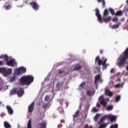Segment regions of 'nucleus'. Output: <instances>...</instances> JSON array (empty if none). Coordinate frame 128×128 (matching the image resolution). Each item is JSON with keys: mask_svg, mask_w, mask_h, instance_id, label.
Segmentation results:
<instances>
[{"mask_svg": "<svg viewBox=\"0 0 128 128\" xmlns=\"http://www.w3.org/2000/svg\"><path fill=\"white\" fill-rule=\"evenodd\" d=\"M108 96H114V93H112V92L111 91H110V92H109L108 95Z\"/></svg>", "mask_w": 128, "mask_h": 128, "instance_id": "obj_40", "label": "nucleus"}, {"mask_svg": "<svg viewBox=\"0 0 128 128\" xmlns=\"http://www.w3.org/2000/svg\"><path fill=\"white\" fill-rule=\"evenodd\" d=\"M98 116H100V115L98 114H96V116L94 118V120L95 122H96L98 120Z\"/></svg>", "mask_w": 128, "mask_h": 128, "instance_id": "obj_34", "label": "nucleus"}, {"mask_svg": "<svg viewBox=\"0 0 128 128\" xmlns=\"http://www.w3.org/2000/svg\"><path fill=\"white\" fill-rule=\"evenodd\" d=\"M114 68H112L110 70V74H114Z\"/></svg>", "mask_w": 128, "mask_h": 128, "instance_id": "obj_45", "label": "nucleus"}, {"mask_svg": "<svg viewBox=\"0 0 128 128\" xmlns=\"http://www.w3.org/2000/svg\"><path fill=\"white\" fill-rule=\"evenodd\" d=\"M96 106L98 108H100V106H101L100 104V103L98 102L96 104Z\"/></svg>", "mask_w": 128, "mask_h": 128, "instance_id": "obj_46", "label": "nucleus"}, {"mask_svg": "<svg viewBox=\"0 0 128 128\" xmlns=\"http://www.w3.org/2000/svg\"><path fill=\"white\" fill-rule=\"evenodd\" d=\"M2 104V102H0V104Z\"/></svg>", "mask_w": 128, "mask_h": 128, "instance_id": "obj_58", "label": "nucleus"}, {"mask_svg": "<svg viewBox=\"0 0 128 128\" xmlns=\"http://www.w3.org/2000/svg\"><path fill=\"white\" fill-rule=\"evenodd\" d=\"M118 17L116 16L114 17L112 19V22H118Z\"/></svg>", "mask_w": 128, "mask_h": 128, "instance_id": "obj_30", "label": "nucleus"}, {"mask_svg": "<svg viewBox=\"0 0 128 128\" xmlns=\"http://www.w3.org/2000/svg\"><path fill=\"white\" fill-rule=\"evenodd\" d=\"M108 14H110V12L108 11V10L105 9L103 14V17L108 16Z\"/></svg>", "mask_w": 128, "mask_h": 128, "instance_id": "obj_18", "label": "nucleus"}, {"mask_svg": "<svg viewBox=\"0 0 128 128\" xmlns=\"http://www.w3.org/2000/svg\"><path fill=\"white\" fill-rule=\"evenodd\" d=\"M110 20H112V17L110 16H108L106 18L103 17V21L104 22H110Z\"/></svg>", "mask_w": 128, "mask_h": 128, "instance_id": "obj_14", "label": "nucleus"}, {"mask_svg": "<svg viewBox=\"0 0 128 128\" xmlns=\"http://www.w3.org/2000/svg\"><path fill=\"white\" fill-rule=\"evenodd\" d=\"M82 68V65L80 64H76L73 69V70H80Z\"/></svg>", "mask_w": 128, "mask_h": 128, "instance_id": "obj_15", "label": "nucleus"}, {"mask_svg": "<svg viewBox=\"0 0 128 128\" xmlns=\"http://www.w3.org/2000/svg\"><path fill=\"white\" fill-rule=\"evenodd\" d=\"M98 2H102V7L105 8L106 7V0H97Z\"/></svg>", "mask_w": 128, "mask_h": 128, "instance_id": "obj_23", "label": "nucleus"}, {"mask_svg": "<svg viewBox=\"0 0 128 128\" xmlns=\"http://www.w3.org/2000/svg\"><path fill=\"white\" fill-rule=\"evenodd\" d=\"M108 120H110L111 122H114V120H116V116L110 114L108 115Z\"/></svg>", "mask_w": 128, "mask_h": 128, "instance_id": "obj_11", "label": "nucleus"}, {"mask_svg": "<svg viewBox=\"0 0 128 128\" xmlns=\"http://www.w3.org/2000/svg\"><path fill=\"white\" fill-rule=\"evenodd\" d=\"M126 70H128V66H126Z\"/></svg>", "mask_w": 128, "mask_h": 128, "instance_id": "obj_51", "label": "nucleus"}, {"mask_svg": "<svg viewBox=\"0 0 128 128\" xmlns=\"http://www.w3.org/2000/svg\"><path fill=\"white\" fill-rule=\"evenodd\" d=\"M30 6L32 5V2H31L30 3Z\"/></svg>", "mask_w": 128, "mask_h": 128, "instance_id": "obj_52", "label": "nucleus"}, {"mask_svg": "<svg viewBox=\"0 0 128 128\" xmlns=\"http://www.w3.org/2000/svg\"><path fill=\"white\" fill-rule=\"evenodd\" d=\"M32 8L34 10H38L40 8V6L36 2H32Z\"/></svg>", "mask_w": 128, "mask_h": 128, "instance_id": "obj_10", "label": "nucleus"}, {"mask_svg": "<svg viewBox=\"0 0 128 128\" xmlns=\"http://www.w3.org/2000/svg\"><path fill=\"white\" fill-rule=\"evenodd\" d=\"M4 70V68H0V72H2V70Z\"/></svg>", "mask_w": 128, "mask_h": 128, "instance_id": "obj_50", "label": "nucleus"}, {"mask_svg": "<svg viewBox=\"0 0 128 128\" xmlns=\"http://www.w3.org/2000/svg\"><path fill=\"white\" fill-rule=\"evenodd\" d=\"M0 58H4L6 66H12V68H14V66H16L17 64L16 60H14V59H10L8 60L9 58L7 55H1L0 56Z\"/></svg>", "mask_w": 128, "mask_h": 128, "instance_id": "obj_1", "label": "nucleus"}, {"mask_svg": "<svg viewBox=\"0 0 128 128\" xmlns=\"http://www.w3.org/2000/svg\"><path fill=\"white\" fill-rule=\"evenodd\" d=\"M120 100V96L118 95L116 98V102H118V101Z\"/></svg>", "mask_w": 128, "mask_h": 128, "instance_id": "obj_31", "label": "nucleus"}, {"mask_svg": "<svg viewBox=\"0 0 128 128\" xmlns=\"http://www.w3.org/2000/svg\"><path fill=\"white\" fill-rule=\"evenodd\" d=\"M80 88H85L86 82H82V84L80 85Z\"/></svg>", "mask_w": 128, "mask_h": 128, "instance_id": "obj_35", "label": "nucleus"}, {"mask_svg": "<svg viewBox=\"0 0 128 128\" xmlns=\"http://www.w3.org/2000/svg\"><path fill=\"white\" fill-rule=\"evenodd\" d=\"M96 16L98 17L99 22L102 24V15H98Z\"/></svg>", "mask_w": 128, "mask_h": 128, "instance_id": "obj_28", "label": "nucleus"}, {"mask_svg": "<svg viewBox=\"0 0 128 128\" xmlns=\"http://www.w3.org/2000/svg\"><path fill=\"white\" fill-rule=\"evenodd\" d=\"M26 72V68L24 67H21L20 68H17L15 70V74L18 76H20L22 74H24Z\"/></svg>", "mask_w": 128, "mask_h": 128, "instance_id": "obj_4", "label": "nucleus"}, {"mask_svg": "<svg viewBox=\"0 0 128 128\" xmlns=\"http://www.w3.org/2000/svg\"><path fill=\"white\" fill-rule=\"evenodd\" d=\"M32 80L34 81V78H32Z\"/></svg>", "mask_w": 128, "mask_h": 128, "instance_id": "obj_61", "label": "nucleus"}, {"mask_svg": "<svg viewBox=\"0 0 128 128\" xmlns=\"http://www.w3.org/2000/svg\"><path fill=\"white\" fill-rule=\"evenodd\" d=\"M10 96H12L14 94H18V88H15L11 90L10 91Z\"/></svg>", "mask_w": 128, "mask_h": 128, "instance_id": "obj_12", "label": "nucleus"}, {"mask_svg": "<svg viewBox=\"0 0 128 128\" xmlns=\"http://www.w3.org/2000/svg\"><path fill=\"white\" fill-rule=\"evenodd\" d=\"M6 108L8 110V114L12 115V114H14V110H12V108L10 106H6Z\"/></svg>", "mask_w": 128, "mask_h": 128, "instance_id": "obj_9", "label": "nucleus"}, {"mask_svg": "<svg viewBox=\"0 0 128 128\" xmlns=\"http://www.w3.org/2000/svg\"><path fill=\"white\" fill-rule=\"evenodd\" d=\"M118 80L119 82H120V79H118Z\"/></svg>", "mask_w": 128, "mask_h": 128, "instance_id": "obj_59", "label": "nucleus"}, {"mask_svg": "<svg viewBox=\"0 0 128 128\" xmlns=\"http://www.w3.org/2000/svg\"><path fill=\"white\" fill-rule=\"evenodd\" d=\"M100 82H102V80H100Z\"/></svg>", "mask_w": 128, "mask_h": 128, "instance_id": "obj_55", "label": "nucleus"}, {"mask_svg": "<svg viewBox=\"0 0 128 128\" xmlns=\"http://www.w3.org/2000/svg\"><path fill=\"white\" fill-rule=\"evenodd\" d=\"M96 16H98L100 15V10H98V9L96 10Z\"/></svg>", "mask_w": 128, "mask_h": 128, "instance_id": "obj_33", "label": "nucleus"}, {"mask_svg": "<svg viewBox=\"0 0 128 128\" xmlns=\"http://www.w3.org/2000/svg\"><path fill=\"white\" fill-rule=\"evenodd\" d=\"M92 110V112H96L98 111V110L96 107L93 108Z\"/></svg>", "mask_w": 128, "mask_h": 128, "instance_id": "obj_36", "label": "nucleus"}, {"mask_svg": "<svg viewBox=\"0 0 128 128\" xmlns=\"http://www.w3.org/2000/svg\"><path fill=\"white\" fill-rule=\"evenodd\" d=\"M99 102L103 106L104 108H106V101L104 100V96H102L100 97L98 100Z\"/></svg>", "mask_w": 128, "mask_h": 128, "instance_id": "obj_6", "label": "nucleus"}, {"mask_svg": "<svg viewBox=\"0 0 128 128\" xmlns=\"http://www.w3.org/2000/svg\"><path fill=\"white\" fill-rule=\"evenodd\" d=\"M28 112L32 114V103H31L30 105L28 106Z\"/></svg>", "mask_w": 128, "mask_h": 128, "instance_id": "obj_21", "label": "nucleus"}, {"mask_svg": "<svg viewBox=\"0 0 128 128\" xmlns=\"http://www.w3.org/2000/svg\"><path fill=\"white\" fill-rule=\"evenodd\" d=\"M114 109V106H108L106 108V110H112Z\"/></svg>", "mask_w": 128, "mask_h": 128, "instance_id": "obj_26", "label": "nucleus"}, {"mask_svg": "<svg viewBox=\"0 0 128 128\" xmlns=\"http://www.w3.org/2000/svg\"><path fill=\"white\" fill-rule=\"evenodd\" d=\"M107 60V59H105L104 61L100 59V56H98L96 57L95 59V62H98V66H103V68H104V70L106 69V68L110 66V64H106Z\"/></svg>", "mask_w": 128, "mask_h": 128, "instance_id": "obj_3", "label": "nucleus"}, {"mask_svg": "<svg viewBox=\"0 0 128 128\" xmlns=\"http://www.w3.org/2000/svg\"><path fill=\"white\" fill-rule=\"evenodd\" d=\"M121 24L120 22H118L117 24L112 25L111 28L114 30H116V28H120V26Z\"/></svg>", "mask_w": 128, "mask_h": 128, "instance_id": "obj_16", "label": "nucleus"}, {"mask_svg": "<svg viewBox=\"0 0 128 128\" xmlns=\"http://www.w3.org/2000/svg\"><path fill=\"white\" fill-rule=\"evenodd\" d=\"M48 104H44L42 106L43 108H46L48 107Z\"/></svg>", "mask_w": 128, "mask_h": 128, "instance_id": "obj_41", "label": "nucleus"}, {"mask_svg": "<svg viewBox=\"0 0 128 128\" xmlns=\"http://www.w3.org/2000/svg\"><path fill=\"white\" fill-rule=\"evenodd\" d=\"M16 2H18V0H15Z\"/></svg>", "mask_w": 128, "mask_h": 128, "instance_id": "obj_60", "label": "nucleus"}, {"mask_svg": "<svg viewBox=\"0 0 128 128\" xmlns=\"http://www.w3.org/2000/svg\"><path fill=\"white\" fill-rule=\"evenodd\" d=\"M0 116L1 118H4L6 116V114L2 112V114H0Z\"/></svg>", "mask_w": 128, "mask_h": 128, "instance_id": "obj_43", "label": "nucleus"}, {"mask_svg": "<svg viewBox=\"0 0 128 128\" xmlns=\"http://www.w3.org/2000/svg\"><path fill=\"white\" fill-rule=\"evenodd\" d=\"M63 72H64V71L59 70V74H63Z\"/></svg>", "mask_w": 128, "mask_h": 128, "instance_id": "obj_48", "label": "nucleus"}, {"mask_svg": "<svg viewBox=\"0 0 128 128\" xmlns=\"http://www.w3.org/2000/svg\"><path fill=\"white\" fill-rule=\"evenodd\" d=\"M11 82H14L16 80V76H13L10 79Z\"/></svg>", "mask_w": 128, "mask_h": 128, "instance_id": "obj_42", "label": "nucleus"}, {"mask_svg": "<svg viewBox=\"0 0 128 128\" xmlns=\"http://www.w3.org/2000/svg\"><path fill=\"white\" fill-rule=\"evenodd\" d=\"M28 128H32V119H30L27 124Z\"/></svg>", "mask_w": 128, "mask_h": 128, "instance_id": "obj_25", "label": "nucleus"}, {"mask_svg": "<svg viewBox=\"0 0 128 128\" xmlns=\"http://www.w3.org/2000/svg\"><path fill=\"white\" fill-rule=\"evenodd\" d=\"M100 80V74H98V75L96 76L94 79V84H96L98 81Z\"/></svg>", "mask_w": 128, "mask_h": 128, "instance_id": "obj_13", "label": "nucleus"}, {"mask_svg": "<svg viewBox=\"0 0 128 128\" xmlns=\"http://www.w3.org/2000/svg\"><path fill=\"white\" fill-rule=\"evenodd\" d=\"M24 92V89L22 88H20L18 90L17 89V95L18 96H22Z\"/></svg>", "mask_w": 128, "mask_h": 128, "instance_id": "obj_7", "label": "nucleus"}, {"mask_svg": "<svg viewBox=\"0 0 128 128\" xmlns=\"http://www.w3.org/2000/svg\"><path fill=\"white\" fill-rule=\"evenodd\" d=\"M80 110H78L73 115L74 118H78V116L80 115Z\"/></svg>", "mask_w": 128, "mask_h": 128, "instance_id": "obj_24", "label": "nucleus"}, {"mask_svg": "<svg viewBox=\"0 0 128 128\" xmlns=\"http://www.w3.org/2000/svg\"><path fill=\"white\" fill-rule=\"evenodd\" d=\"M126 10L127 12H128V8H126Z\"/></svg>", "mask_w": 128, "mask_h": 128, "instance_id": "obj_57", "label": "nucleus"}, {"mask_svg": "<svg viewBox=\"0 0 128 128\" xmlns=\"http://www.w3.org/2000/svg\"><path fill=\"white\" fill-rule=\"evenodd\" d=\"M20 86H28L32 82V76H24L20 78Z\"/></svg>", "mask_w": 128, "mask_h": 128, "instance_id": "obj_2", "label": "nucleus"}, {"mask_svg": "<svg viewBox=\"0 0 128 128\" xmlns=\"http://www.w3.org/2000/svg\"><path fill=\"white\" fill-rule=\"evenodd\" d=\"M100 54H104V50H100Z\"/></svg>", "mask_w": 128, "mask_h": 128, "instance_id": "obj_47", "label": "nucleus"}, {"mask_svg": "<svg viewBox=\"0 0 128 128\" xmlns=\"http://www.w3.org/2000/svg\"><path fill=\"white\" fill-rule=\"evenodd\" d=\"M122 86H123L122 84H116L114 86V88H122Z\"/></svg>", "mask_w": 128, "mask_h": 128, "instance_id": "obj_27", "label": "nucleus"}, {"mask_svg": "<svg viewBox=\"0 0 128 128\" xmlns=\"http://www.w3.org/2000/svg\"><path fill=\"white\" fill-rule=\"evenodd\" d=\"M12 68H3V70H2V74H4V76H8L12 74Z\"/></svg>", "mask_w": 128, "mask_h": 128, "instance_id": "obj_5", "label": "nucleus"}, {"mask_svg": "<svg viewBox=\"0 0 128 128\" xmlns=\"http://www.w3.org/2000/svg\"><path fill=\"white\" fill-rule=\"evenodd\" d=\"M0 66H4V62L0 60Z\"/></svg>", "mask_w": 128, "mask_h": 128, "instance_id": "obj_49", "label": "nucleus"}, {"mask_svg": "<svg viewBox=\"0 0 128 128\" xmlns=\"http://www.w3.org/2000/svg\"><path fill=\"white\" fill-rule=\"evenodd\" d=\"M109 10L110 12V14H112V16H115L116 13H114V10L112 9V8H109Z\"/></svg>", "mask_w": 128, "mask_h": 128, "instance_id": "obj_29", "label": "nucleus"}, {"mask_svg": "<svg viewBox=\"0 0 128 128\" xmlns=\"http://www.w3.org/2000/svg\"><path fill=\"white\" fill-rule=\"evenodd\" d=\"M63 86H64V82H60L58 83L56 85V88H60Z\"/></svg>", "mask_w": 128, "mask_h": 128, "instance_id": "obj_19", "label": "nucleus"}, {"mask_svg": "<svg viewBox=\"0 0 128 128\" xmlns=\"http://www.w3.org/2000/svg\"><path fill=\"white\" fill-rule=\"evenodd\" d=\"M86 94H87V96H92V91L90 90H88L86 92Z\"/></svg>", "mask_w": 128, "mask_h": 128, "instance_id": "obj_37", "label": "nucleus"}, {"mask_svg": "<svg viewBox=\"0 0 128 128\" xmlns=\"http://www.w3.org/2000/svg\"><path fill=\"white\" fill-rule=\"evenodd\" d=\"M11 6L10 5H8L7 6H6V10H10V8Z\"/></svg>", "mask_w": 128, "mask_h": 128, "instance_id": "obj_44", "label": "nucleus"}, {"mask_svg": "<svg viewBox=\"0 0 128 128\" xmlns=\"http://www.w3.org/2000/svg\"><path fill=\"white\" fill-rule=\"evenodd\" d=\"M118 128V124H112L110 126V128Z\"/></svg>", "mask_w": 128, "mask_h": 128, "instance_id": "obj_32", "label": "nucleus"}, {"mask_svg": "<svg viewBox=\"0 0 128 128\" xmlns=\"http://www.w3.org/2000/svg\"><path fill=\"white\" fill-rule=\"evenodd\" d=\"M96 84V90H98V84Z\"/></svg>", "mask_w": 128, "mask_h": 128, "instance_id": "obj_53", "label": "nucleus"}, {"mask_svg": "<svg viewBox=\"0 0 128 128\" xmlns=\"http://www.w3.org/2000/svg\"><path fill=\"white\" fill-rule=\"evenodd\" d=\"M61 122H64V120H61Z\"/></svg>", "mask_w": 128, "mask_h": 128, "instance_id": "obj_54", "label": "nucleus"}, {"mask_svg": "<svg viewBox=\"0 0 128 128\" xmlns=\"http://www.w3.org/2000/svg\"><path fill=\"white\" fill-rule=\"evenodd\" d=\"M4 128H12V126H10V124L8 122L5 121L4 122Z\"/></svg>", "mask_w": 128, "mask_h": 128, "instance_id": "obj_17", "label": "nucleus"}, {"mask_svg": "<svg viewBox=\"0 0 128 128\" xmlns=\"http://www.w3.org/2000/svg\"><path fill=\"white\" fill-rule=\"evenodd\" d=\"M110 89H106V90L105 94H107V96H108V94H110Z\"/></svg>", "mask_w": 128, "mask_h": 128, "instance_id": "obj_39", "label": "nucleus"}, {"mask_svg": "<svg viewBox=\"0 0 128 128\" xmlns=\"http://www.w3.org/2000/svg\"><path fill=\"white\" fill-rule=\"evenodd\" d=\"M38 128H46V122H42L37 125Z\"/></svg>", "mask_w": 128, "mask_h": 128, "instance_id": "obj_8", "label": "nucleus"}, {"mask_svg": "<svg viewBox=\"0 0 128 128\" xmlns=\"http://www.w3.org/2000/svg\"><path fill=\"white\" fill-rule=\"evenodd\" d=\"M122 10H118L116 13H115V16H122Z\"/></svg>", "mask_w": 128, "mask_h": 128, "instance_id": "obj_22", "label": "nucleus"}, {"mask_svg": "<svg viewBox=\"0 0 128 128\" xmlns=\"http://www.w3.org/2000/svg\"><path fill=\"white\" fill-rule=\"evenodd\" d=\"M48 100H50V96H48V95H46L44 98V101L48 102Z\"/></svg>", "mask_w": 128, "mask_h": 128, "instance_id": "obj_38", "label": "nucleus"}, {"mask_svg": "<svg viewBox=\"0 0 128 128\" xmlns=\"http://www.w3.org/2000/svg\"><path fill=\"white\" fill-rule=\"evenodd\" d=\"M34 102H32L33 106H34ZM33 108H34V107H33Z\"/></svg>", "mask_w": 128, "mask_h": 128, "instance_id": "obj_56", "label": "nucleus"}, {"mask_svg": "<svg viewBox=\"0 0 128 128\" xmlns=\"http://www.w3.org/2000/svg\"><path fill=\"white\" fill-rule=\"evenodd\" d=\"M106 118H108V115H105L103 117H102L100 119V122H99L98 124H102L104 120H106Z\"/></svg>", "mask_w": 128, "mask_h": 128, "instance_id": "obj_20", "label": "nucleus"}]
</instances>
